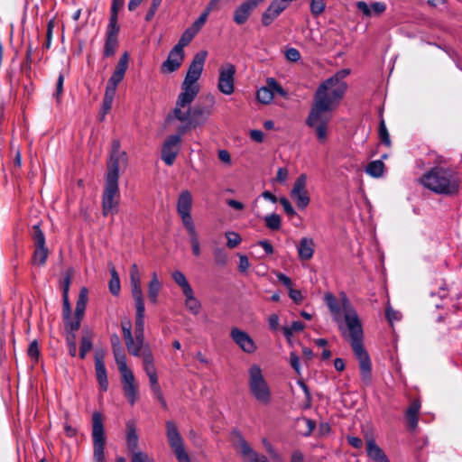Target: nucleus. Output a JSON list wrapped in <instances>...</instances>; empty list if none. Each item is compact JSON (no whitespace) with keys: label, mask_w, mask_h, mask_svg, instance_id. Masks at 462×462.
Masks as SVG:
<instances>
[{"label":"nucleus","mask_w":462,"mask_h":462,"mask_svg":"<svg viewBox=\"0 0 462 462\" xmlns=\"http://www.w3.org/2000/svg\"><path fill=\"white\" fill-rule=\"evenodd\" d=\"M115 95L116 94H114V93L105 91L103 104H102L101 120H104L105 116L110 111Z\"/></svg>","instance_id":"603ef678"},{"label":"nucleus","mask_w":462,"mask_h":462,"mask_svg":"<svg viewBox=\"0 0 462 462\" xmlns=\"http://www.w3.org/2000/svg\"><path fill=\"white\" fill-rule=\"evenodd\" d=\"M95 369L100 391L106 392L108 388V380L105 363L101 358L97 357Z\"/></svg>","instance_id":"473e14b6"},{"label":"nucleus","mask_w":462,"mask_h":462,"mask_svg":"<svg viewBox=\"0 0 462 462\" xmlns=\"http://www.w3.org/2000/svg\"><path fill=\"white\" fill-rule=\"evenodd\" d=\"M265 226L271 230H279L282 226L281 217L273 213L264 217Z\"/></svg>","instance_id":"49530a36"},{"label":"nucleus","mask_w":462,"mask_h":462,"mask_svg":"<svg viewBox=\"0 0 462 462\" xmlns=\"http://www.w3.org/2000/svg\"><path fill=\"white\" fill-rule=\"evenodd\" d=\"M141 282V275L136 263L132 264L130 268V282Z\"/></svg>","instance_id":"338daca9"},{"label":"nucleus","mask_w":462,"mask_h":462,"mask_svg":"<svg viewBox=\"0 0 462 462\" xmlns=\"http://www.w3.org/2000/svg\"><path fill=\"white\" fill-rule=\"evenodd\" d=\"M148 378H149L150 386H151V390H152V393H159V391H162V389L158 383L157 374H154V375L151 374L150 376H148Z\"/></svg>","instance_id":"774afa93"},{"label":"nucleus","mask_w":462,"mask_h":462,"mask_svg":"<svg viewBox=\"0 0 462 462\" xmlns=\"http://www.w3.org/2000/svg\"><path fill=\"white\" fill-rule=\"evenodd\" d=\"M233 341L245 353L253 354L256 350V345L253 338L244 330L233 328L230 332Z\"/></svg>","instance_id":"412c9836"},{"label":"nucleus","mask_w":462,"mask_h":462,"mask_svg":"<svg viewBox=\"0 0 462 462\" xmlns=\"http://www.w3.org/2000/svg\"><path fill=\"white\" fill-rule=\"evenodd\" d=\"M113 354L121 374V383L125 398L131 405H134L138 398L137 384L133 372L127 366L126 356L121 345L119 337L113 334L110 337Z\"/></svg>","instance_id":"20e7f679"},{"label":"nucleus","mask_w":462,"mask_h":462,"mask_svg":"<svg viewBox=\"0 0 462 462\" xmlns=\"http://www.w3.org/2000/svg\"><path fill=\"white\" fill-rule=\"evenodd\" d=\"M284 10V6L273 0L262 15L263 25H270Z\"/></svg>","instance_id":"bb28decb"},{"label":"nucleus","mask_w":462,"mask_h":462,"mask_svg":"<svg viewBox=\"0 0 462 462\" xmlns=\"http://www.w3.org/2000/svg\"><path fill=\"white\" fill-rule=\"evenodd\" d=\"M232 438L235 449L245 462H270L265 456L257 453L238 431H234Z\"/></svg>","instance_id":"9b49d317"},{"label":"nucleus","mask_w":462,"mask_h":462,"mask_svg":"<svg viewBox=\"0 0 462 462\" xmlns=\"http://www.w3.org/2000/svg\"><path fill=\"white\" fill-rule=\"evenodd\" d=\"M315 249V243L312 238L303 237L298 246L299 258L307 261L312 258Z\"/></svg>","instance_id":"c756f323"},{"label":"nucleus","mask_w":462,"mask_h":462,"mask_svg":"<svg viewBox=\"0 0 462 462\" xmlns=\"http://www.w3.org/2000/svg\"><path fill=\"white\" fill-rule=\"evenodd\" d=\"M262 2L263 0H246L243 2L234 12V22L239 25L244 24Z\"/></svg>","instance_id":"4be33fe9"},{"label":"nucleus","mask_w":462,"mask_h":462,"mask_svg":"<svg viewBox=\"0 0 462 462\" xmlns=\"http://www.w3.org/2000/svg\"><path fill=\"white\" fill-rule=\"evenodd\" d=\"M208 15L209 14L204 10V12L199 15V17L192 23L189 29H191L194 32L198 33L199 30L203 27V25L206 23Z\"/></svg>","instance_id":"5fc2aeb1"},{"label":"nucleus","mask_w":462,"mask_h":462,"mask_svg":"<svg viewBox=\"0 0 462 462\" xmlns=\"http://www.w3.org/2000/svg\"><path fill=\"white\" fill-rule=\"evenodd\" d=\"M192 208V195L188 189L182 190L177 200L178 214L189 213Z\"/></svg>","instance_id":"2f4dec72"},{"label":"nucleus","mask_w":462,"mask_h":462,"mask_svg":"<svg viewBox=\"0 0 462 462\" xmlns=\"http://www.w3.org/2000/svg\"><path fill=\"white\" fill-rule=\"evenodd\" d=\"M346 89V82L329 78L318 88L313 106L306 119V125L315 131L317 139L323 143L328 138V127L332 118V111L337 106Z\"/></svg>","instance_id":"f03ea898"},{"label":"nucleus","mask_w":462,"mask_h":462,"mask_svg":"<svg viewBox=\"0 0 462 462\" xmlns=\"http://www.w3.org/2000/svg\"><path fill=\"white\" fill-rule=\"evenodd\" d=\"M142 359H143V370H144L145 374H147V376H150L151 374H152V375L157 374L156 368L154 365L153 355L149 346L144 347V349L143 351V355H142Z\"/></svg>","instance_id":"72a5a7b5"},{"label":"nucleus","mask_w":462,"mask_h":462,"mask_svg":"<svg viewBox=\"0 0 462 462\" xmlns=\"http://www.w3.org/2000/svg\"><path fill=\"white\" fill-rule=\"evenodd\" d=\"M189 236V242H190L191 248H192V253L195 256L199 257L201 254L200 245H199V236H198V234H195V235Z\"/></svg>","instance_id":"13d9d810"},{"label":"nucleus","mask_w":462,"mask_h":462,"mask_svg":"<svg viewBox=\"0 0 462 462\" xmlns=\"http://www.w3.org/2000/svg\"><path fill=\"white\" fill-rule=\"evenodd\" d=\"M279 202L282 206L285 213L290 217H292L296 215V211L294 210L293 207L290 203V201L286 198H281L279 199Z\"/></svg>","instance_id":"052dcab7"},{"label":"nucleus","mask_w":462,"mask_h":462,"mask_svg":"<svg viewBox=\"0 0 462 462\" xmlns=\"http://www.w3.org/2000/svg\"><path fill=\"white\" fill-rule=\"evenodd\" d=\"M120 143L118 140H114L112 143V151L110 160L107 163V173L106 181L118 182L119 180V167L121 164L126 162V153L120 150Z\"/></svg>","instance_id":"9d476101"},{"label":"nucleus","mask_w":462,"mask_h":462,"mask_svg":"<svg viewBox=\"0 0 462 462\" xmlns=\"http://www.w3.org/2000/svg\"><path fill=\"white\" fill-rule=\"evenodd\" d=\"M120 27L114 25H107L106 32V42L104 46V56L111 57L116 53L118 47V32Z\"/></svg>","instance_id":"b1692460"},{"label":"nucleus","mask_w":462,"mask_h":462,"mask_svg":"<svg viewBox=\"0 0 462 462\" xmlns=\"http://www.w3.org/2000/svg\"><path fill=\"white\" fill-rule=\"evenodd\" d=\"M128 63H129V54L127 52H125L120 57L113 74L111 75V77L109 78V79L107 81V84L106 87V91L116 94V88H117L118 84L125 78V74L128 68Z\"/></svg>","instance_id":"6ab92c4d"},{"label":"nucleus","mask_w":462,"mask_h":462,"mask_svg":"<svg viewBox=\"0 0 462 462\" xmlns=\"http://www.w3.org/2000/svg\"><path fill=\"white\" fill-rule=\"evenodd\" d=\"M72 275H73V270L72 269H69L66 272V274L63 277L62 281L60 282V287H61V290H62V295L69 294V290Z\"/></svg>","instance_id":"4d7b16f0"},{"label":"nucleus","mask_w":462,"mask_h":462,"mask_svg":"<svg viewBox=\"0 0 462 462\" xmlns=\"http://www.w3.org/2000/svg\"><path fill=\"white\" fill-rule=\"evenodd\" d=\"M183 60L184 51H180L173 47L169 52L166 60L162 64L161 71L162 73H171L176 71L182 64Z\"/></svg>","instance_id":"5701e85b"},{"label":"nucleus","mask_w":462,"mask_h":462,"mask_svg":"<svg viewBox=\"0 0 462 462\" xmlns=\"http://www.w3.org/2000/svg\"><path fill=\"white\" fill-rule=\"evenodd\" d=\"M196 97L197 95H195L194 92L189 93L186 91H181L178 96L173 110L167 116L166 121L168 123H171L174 120L184 123L183 125H180L178 128V133L180 134H185L186 131L190 129V104L193 102Z\"/></svg>","instance_id":"423d86ee"},{"label":"nucleus","mask_w":462,"mask_h":462,"mask_svg":"<svg viewBox=\"0 0 462 462\" xmlns=\"http://www.w3.org/2000/svg\"><path fill=\"white\" fill-rule=\"evenodd\" d=\"M119 201L120 191L118 182L106 181L102 196L103 215H116L118 212Z\"/></svg>","instance_id":"1a4fd4ad"},{"label":"nucleus","mask_w":462,"mask_h":462,"mask_svg":"<svg viewBox=\"0 0 462 462\" xmlns=\"http://www.w3.org/2000/svg\"><path fill=\"white\" fill-rule=\"evenodd\" d=\"M124 0H113L108 25L119 26L117 23L118 11L124 6Z\"/></svg>","instance_id":"37998d69"},{"label":"nucleus","mask_w":462,"mask_h":462,"mask_svg":"<svg viewBox=\"0 0 462 462\" xmlns=\"http://www.w3.org/2000/svg\"><path fill=\"white\" fill-rule=\"evenodd\" d=\"M145 310H136L134 336L138 340L144 339Z\"/></svg>","instance_id":"ea45409f"},{"label":"nucleus","mask_w":462,"mask_h":462,"mask_svg":"<svg viewBox=\"0 0 462 462\" xmlns=\"http://www.w3.org/2000/svg\"><path fill=\"white\" fill-rule=\"evenodd\" d=\"M120 279L116 269L111 270V279L109 282V291L113 295H118L120 292Z\"/></svg>","instance_id":"8fccbe9b"},{"label":"nucleus","mask_w":462,"mask_h":462,"mask_svg":"<svg viewBox=\"0 0 462 462\" xmlns=\"http://www.w3.org/2000/svg\"><path fill=\"white\" fill-rule=\"evenodd\" d=\"M181 134H171L168 136L162 147V160L168 165L171 166L174 163L176 157L178 156L180 144H181Z\"/></svg>","instance_id":"2eb2a0df"},{"label":"nucleus","mask_w":462,"mask_h":462,"mask_svg":"<svg viewBox=\"0 0 462 462\" xmlns=\"http://www.w3.org/2000/svg\"><path fill=\"white\" fill-rule=\"evenodd\" d=\"M384 163L382 160H375L369 162L365 168V172L373 178H380L384 172Z\"/></svg>","instance_id":"58836bf2"},{"label":"nucleus","mask_w":462,"mask_h":462,"mask_svg":"<svg viewBox=\"0 0 462 462\" xmlns=\"http://www.w3.org/2000/svg\"><path fill=\"white\" fill-rule=\"evenodd\" d=\"M305 325L300 321H294L290 327H283L284 336L288 340L293 336L295 332H300L304 329Z\"/></svg>","instance_id":"3c124183"},{"label":"nucleus","mask_w":462,"mask_h":462,"mask_svg":"<svg viewBox=\"0 0 462 462\" xmlns=\"http://www.w3.org/2000/svg\"><path fill=\"white\" fill-rule=\"evenodd\" d=\"M285 57L288 60L296 62L300 59V53L297 49L290 48L286 51Z\"/></svg>","instance_id":"e2e57ef3"},{"label":"nucleus","mask_w":462,"mask_h":462,"mask_svg":"<svg viewBox=\"0 0 462 462\" xmlns=\"http://www.w3.org/2000/svg\"><path fill=\"white\" fill-rule=\"evenodd\" d=\"M161 288L162 283L158 279L157 273H152V279L148 285V298L152 304H155L157 302Z\"/></svg>","instance_id":"c9c22d12"},{"label":"nucleus","mask_w":462,"mask_h":462,"mask_svg":"<svg viewBox=\"0 0 462 462\" xmlns=\"http://www.w3.org/2000/svg\"><path fill=\"white\" fill-rule=\"evenodd\" d=\"M420 183L436 194L452 196L459 189L460 179L453 170L437 166L425 172Z\"/></svg>","instance_id":"7ed1b4c3"},{"label":"nucleus","mask_w":462,"mask_h":462,"mask_svg":"<svg viewBox=\"0 0 462 462\" xmlns=\"http://www.w3.org/2000/svg\"><path fill=\"white\" fill-rule=\"evenodd\" d=\"M128 63H129V54L127 52H125L120 57L113 74L111 75V77L109 78V79L107 81V84L106 87V91L116 94V88H117L118 84L125 78V74L128 68Z\"/></svg>","instance_id":"a211bd4d"},{"label":"nucleus","mask_w":462,"mask_h":462,"mask_svg":"<svg viewBox=\"0 0 462 462\" xmlns=\"http://www.w3.org/2000/svg\"><path fill=\"white\" fill-rule=\"evenodd\" d=\"M131 462H155L147 453H134L131 456Z\"/></svg>","instance_id":"bf43d9fd"},{"label":"nucleus","mask_w":462,"mask_h":462,"mask_svg":"<svg viewBox=\"0 0 462 462\" xmlns=\"http://www.w3.org/2000/svg\"><path fill=\"white\" fill-rule=\"evenodd\" d=\"M239 257V264H238V270L241 273H245L250 267V263L248 258L244 254H238Z\"/></svg>","instance_id":"69168bd1"},{"label":"nucleus","mask_w":462,"mask_h":462,"mask_svg":"<svg viewBox=\"0 0 462 462\" xmlns=\"http://www.w3.org/2000/svg\"><path fill=\"white\" fill-rule=\"evenodd\" d=\"M184 227L186 228L189 236L198 234L195 228V224L191 217V212L179 214Z\"/></svg>","instance_id":"a18cd8bd"},{"label":"nucleus","mask_w":462,"mask_h":462,"mask_svg":"<svg viewBox=\"0 0 462 462\" xmlns=\"http://www.w3.org/2000/svg\"><path fill=\"white\" fill-rule=\"evenodd\" d=\"M310 9L311 14L317 17L325 11L326 2L324 0H311Z\"/></svg>","instance_id":"864d4df0"},{"label":"nucleus","mask_w":462,"mask_h":462,"mask_svg":"<svg viewBox=\"0 0 462 462\" xmlns=\"http://www.w3.org/2000/svg\"><path fill=\"white\" fill-rule=\"evenodd\" d=\"M32 238L35 245V249L32 254V263L38 266H42L46 263L49 250L45 246V236L41 230L39 225L32 226Z\"/></svg>","instance_id":"4468645a"},{"label":"nucleus","mask_w":462,"mask_h":462,"mask_svg":"<svg viewBox=\"0 0 462 462\" xmlns=\"http://www.w3.org/2000/svg\"><path fill=\"white\" fill-rule=\"evenodd\" d=\"M212 109L210 106L197 105L193 106L190 114L189 126L196 128L207 123L211 116Z\"/></svg>","instance_id":"393cba45"},{"label":"nucleus","mask_w":462,"mask_h":462,"mask_svg":"<svg viewBox=\"0 0 462 462\" xmlns=\"http://www.w3.org/2000/svg\"><path fill=\"white\" fill-rule=\"evenodd\" d=\"M324 300L333 319L339 324L343 337L350 340L354 354L359 362L364 384L369 385L372 381V365L370 356L363 346L364 332L356 311L344 292L340 293L338 299L332 293H326Z\"/></svg>","instance_id":"f257e3e1"},{"label":"nucleus","mask_w":462,"mask_h":462,"mask_svg":"<svg viewBox=\"0 0 462 462\" xmlns=\"http://www.w3.org/2000/svg\"><path fill=\"white\" fill-rule=\"evenodd\" d=\"M236 67L231 63L224 64L219 69L217 89L224 95H231L235 90Z\"/></svg>","instance_id":"dca6fc26"},{"label":"nucleus","mask_w":462,"mask_h":462,"mask_svg":"<svg viewBox=\"0 0 462 462\" xmlns=\"http://www.w3.org/2000/svg\"><path fill=\"white\" fill-rule=\"evenodd\" d=\"M213 259L216 265L224 267L227 264L228 255L225 248L214 246L212 249Z\"/></svg>","instance_id":"a19ab883"},{"label":"nucleus","mask_w":462,"mask_h":462,"mask_svg":"<svg viewBox=\"0 0 462 462\" xmlns=\"http://www.w3.org/2000/svg\"><path fill=\"white\" fill-rule=\"evenodd\" d=\"M171 277L173 281L181 288L182 293L192 289L182 272L175 271L172 273Z\"/></svg>","instance_id":"79ce46f5"},{"label":"nucleus","mask_w":462,"mask_h":462,"mask_svg":"<svg viewBox=\"0 0 462 462\" xmlns=\"http://www.w3.org/2000/svg\"><path fill=\"white\" fill-rule=\"evenodd\" d=\"M379 137L381 139V142L384 145H386V146L391 145L390 135H389L388 130L386 128V125H385V123L383 120L381 121L380 125H379Z\"/></svg>","instance_id":"6e6d98bb"},{"label":"nucleus","mask_w":462,"mask_h":462,"mask_svg":"<svg viewBox=\"0 0 462 462\" xmlns=\"http://www.w3.org/2000/svg\"><path fill=\"white\" fill-rule=\"evenodd\" d=\"M92 346L93 343L91 337L88 334L84 335L80 342L79 356L81 359L86 357V355L92 349Z\"/></svg>","instance_id":"09e8293b"},{"label":"nucleus","mask_w":462,"mask_h":462,"mask_svg":"<svg viewBox=\"0 0 462 462\" xmlns=\"http://www.w3.org/2000/svg\"><path fill=\"white\" fill-rule=\"evenodd\" d=\"M226 238V246L230 249L236 248L242 242L241 236L234 231H227L225 233Z\"/></svg>","instance_id":"de8ad7c7"},{"label":"nucleus","mask_w":462,"mask_h":462,"mask_svg":"<svg viewBox=\"0 0 462 462\" xmlns=\"http://www.w3.org/2000/svg\"><path fill=\"white\" fill-rule=\"evenodd\" d=\"M248 388L254 399L263 405L272 402V391L265 380L261 367L254 364L248 369Z\"/></svg>","instance_id":"39448f33"},{"label":"nucleus","mask_w":462,"mask_h":462,"mask_svg":"<svg viewBox=\"0 0 462 462\" xmlns=\"http://www.w3.org/2000/svg\"><path fill=\"white\" fill-rule=\"evenodd\" d=\"M366 453L374 462H390L383 450L375 443L374 439H366Z\"/></svg>","instance_id":"c85d7f7f"},{"label":"nucleus","mask_w":462,"mask_h":462,"mask_svg":"<svg viewBox=\"0 0 462 462\" xmlns=\"http://www.w3.org/2000/svg\"><path fill=\"white\" fill-rule=\"evenodd\" d=\"M307 176L300 174L295 180L291 196L299 208L304 209L310 201L307 189Z\"/></svg>","instance_id":"f3484780"},{"label":"nucleus","mask_w":462,"mask_h":462,"mask_svg":"<svg viewBox=\"0 0 462 462\" xmlns=\"http://www.w3.org/2000/svg\"><path fill=\"white\" fill-rule=\"evenodd\" d=\"M275 95L286 97L287 92L275 79L268 78L266 85L257 90L256 98L260 103L267 105L273 100Z\"/></svg>","instance_id":"ddd939ff"},{"label":"nucleus","mask_w":462,"mask_h":462,"mask_svg":"<svg viewBox=\"0 0 462 462\" xmlns=\"http://www.w3.org/2000/svg\"><path fill=\"white\" fill-rule=\"evenodd\" d=\"M130 283H131L132 296L134 300V305H135L136 310H145L143 291H142V288H141V282H130Z\"/></svg>","instance_id":"4c0bfd02"},{"label":"nucleus","mask_w":462,"mask_h":462,"mask_svg":"<svg viewBox=\"0 0 462 462\" xmlns=\"http://www.w3.org/2000/svg\"><path fill=\"white\" fill-rule=\"evenodd\" d=\"M67 345H68L69 355L71 356H75L77 354V343H76L75 334H70L67 337Z\"/></svg>","instance_id":"680f3d73"},{"label":"nucleus","mask_w":462,"mask_h":462,"mask_svg":"<svg viewBox=\"0 0 462 462\" xmlns=\"http://www.w3.org/2000/svg\"><path fill=\"white\" fill-rule=\"evenodd\" d=\"M385 315L388 321L393 324L394 321L400 319V313L394 310L392 307H387L385 310Z\"/></svg>","instance_id":"0e129e2a"},{"label":"nucleus","mask_w":462,"mask_h":462,"mask_svg":"<svg viewBox=\"0 0 462 462\" xmlns=\"http://www.w3.org/2000/svg\"><path fill=\"white\" fill-rule=\"evenodd\" d=\"M92 439L94 460L96 462H105L106 435L103 416L98 411H94L92 414Z\"/></svg>","instance_id":"6e6552de"},{"label":"nucleus","mask_w":462,"mask_h":462,"mask_svg":"<svg viewBox=\"0 0 462 462\" xmlns=\"http://www.w3.org/2000/svg\"><path fill=\"white\" fill-rule=\"evenodd\" d=\"M197 33L191 29L188 28L180 36L178 43L174 46L175 48L184 51V47L189 44Z\"/></svg>","instance_id":"c03bdc74"},{"label":"nucleus","mask_w":462,"mask_h":462,"mask_svg":"<svg viewBox=\"0 0 462 462\" xmlns=\"http://www.w3.org/2000/svg\"><path fill=\"white\" fill-rule=\"evenodd\" d=\"M356 6L365 17H371L373 15L379 16L386 10V5L383 2H372L368 5L365 1H358Z\"/></svg>","instance_id":"a878e982"},{"label":"nucleus","mask_w":462,"mask_h":462,"mask_svg":"<svg viewBox=\"0 0 462 462\" xmlns=\"http://www.w3.org/2000/svg\"><path fill=\"white\" fill-rule=\"evenodd\" d=\"M88 289L86 287H82L78 297L74 317L71 318V315H69V319H64L65 328L70 332V334H74V332L79 330L80 328V323L84 317L88 303Z\"/></svg>","instance_id":"f8f14e48"},{"label":"nucleus","mask_w":462,"mask_h":462,"mask_svg":"<svg viewBox=\"0 0 462 462\" xmlns=\"http://www.w3.org/2000/svg\"><path fill=\"white\" fill-rule=\"evenodd\" d=\"M207 54L206 51H201L194 55L182 82V91L194 92L195 95H198L199 88L197 81L201 76Z\"/></svg>","instance_id":"0eeeda50"},{"label":"nucleus","mask_w":462,"mask_h":462,"mask_svg":"<svg viewBox=\"0 0 462 462\" xmlns=\"http://www.w3.org/2000/svg\"><path fill=\"white\" fill-rule=\"evenodd\" d=\"M125 343L129 354L136 357H142L144 347L149 346L144 344V339L138 340L133 335L125 338Z\"/></svg>","instance_id":"7c9ffc66"},{"label":"nucleus","mask_w":462,"mask_h":462,"mask_svg":"<svg viewBox=\"0 0 462 462\" xmlns=\"http://www.w3.org/2000/svg\"><path fill=\"white\" fill-rule=\"evenodd\" d=\"M185 297V307L193 315H198L201 310L200 301L194 296L193 290L183 292Z\"/></svg>","instance_id":"f704fd0d"},{"label":"nucleus","mask_w":462,"mask_h":462,"mask_svg":"<svg viewBox=\"0 0 462 462\" xmlns=\"http://www.w3.org/2000/svg\"><path fill=\"white\" fill-rule=\"evenodd\" d=\"M126 445L131 455L134 453H143V451L138 450L139 437L133 421L126 423Z\"/></svg>","instance_id":"cd10ccee"},{"label":"nucleus","mask_w":462,"mask_h":462,"mask_svg":"<svg viewBox=\"0 0 462 462\" xmlns=\"http://www.w3.org/2000/svg\"><path fill=\"white\" fill-rule=\"evenodd\" d=\"M167 438L170 446L174 449L178 461L188 457L189 455L184 449L181 437L177 430V427L172 421L166 422Z\"/></svg>","instance_id":"aec40b11"},{"label":"nucleus","mask_w":462,"mask_h":462,"mask_svg":"<svg viewBox=\"0 0 462 462\" xmlns=\"http://www.w3.org/2000/svg\"><path fill=\"white\" fill-rule=\"evenodd\" d=\"M420 409V403L418 401H414L406 411V419L408 420L409 427L415 429L418 425V414Z\"/></svg>","instance_id":"e433bc0d"}]
</instances>
